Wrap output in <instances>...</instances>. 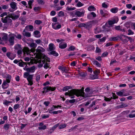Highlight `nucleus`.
Masks as SVG:
<instances>
[{"mask_svg":"<svg viewBox=\"0 0 135 135\" xmlns=\"http://www.w3.org/2000/svg\"><path fill=\"white\" fill-rule=\"evenodd\" d=\"M85 91L86 92L85 94L84 91L81 90H76L75 89H72L70 90H69L68 92L65 93V95H68L71 97V98H75L74 95L77 97L82 96L85 98H86L91 96V89L89 88H86Z\"/></svg>","mask_w":135,"mask_h":135,"instance_id":"1","label":"nucleus"},{"mask_svg":"<svg viewBox=\"0 0 135 135\" xmlns=\"http://www.w3.org/2000/svg\"><path fill=\"white\" fill-rule=\"evenodd\" d=\"M28 46L31 47L32 48V49H31L30 50L27 47H25L23 49L22 51L24 53H26L27 54L30 53L31 51L32 52H34L35 51V48L37 46V45L34 43L32 42L31 44H28Z\"/></svg>","mask_w":135,"mask_h":135,"instance_id":"2","label":"nucleus"},{"mask_svg":"<svg viewBox=\"0 0 135 135\" xmlns=\"http://www.w3.org/2000/svg\"><path fill=\"white\" fill-rule=\"evenodd\" d=\"M12 13L9 14L8 15H7V16L4 18H1V21L4 23H11L12 21L11 19L9 18H12Z\"/></svg>","mask_w":135,"mask_h":135,"instance_id":"3","label":"nucleus"},{"mask_svg":"<svg viewBox=\"0 0 135 135\" xmlns=\"http://www.w3.org/2000/svg\"><path fill=\"white\" fill-rule=\"evenodd\" d=\"M55 89L56 88L55 87H52L49 86L45 87L43 88V89L45 90L46 93L50 90L52 91H54L55 90Z\"/></svg>","mask_w":135,"mask_h":135,"instance_id":"4","label":"nucleus"},{"mask_svg":"<svg viewBox=\"0 0 135 135\" xmlns=\"http://www.w3.org/2000/svg\"><path fill=\"white\" fill-rule=\"evenodd\" d=\"M81 11H76L75 13V15H76L78 17L82 16L84 15V14L85 12V11L84 10H80Z\"/></svg>","mask_w":135,"mask_h":135,"instance_id":"5","label":"nucleus"},{"mask_svg":"<svg viewBox=\"0 0 135 135\" xmlns=\"http://www.w3.org/2000/svg\"><path fill=\"white\" fill-rule=\"evenodd\" d=\"M14 35L12 34H10L9 35V41L10 44L11 45H13L14 44V40L15 39L14 37L13 36Z\"/></svg>","mask_w":135,"mask_h":135,"instance_id":"6","label":"nucleus"},{"mask_svg":"<svg viewBox=\"0 0 135 135\" xmlns=\"http://www.w3.org/2000/svg\"><path fill=\"white\" fill-rule=\"evenodd\" d=\"M33 76V75H29V73L27 72H25L24 74V78H26L28 76L27 78L28 81L31 80L32 79Z\"/></svg>","mask_w":135,"mask_h":135,"instance_id":"7","label":"nucleus"},{"mask_svg":"<svg viewBox=\"0 0 135 135\" xmlns=\"http://www.w3.org/2000/svg\"><path fill=\"white\" fill-rule=\"evenodd\" d=\"M35 66H33L30 68H26V70L27 72L28 73L30 72L33 73L35 71Z\"/></svg>","mask_w":135,"mask_h":135,"instance_id":"8","label":"nucleus"},{"mask_svg":"<svg viewBox=\"0 0 135 135\" xmlns=\"http://www.w3.org/2000/svg\"><path fill=\"white\" fill-rule=\"evenodd\" d=\"M118 21V18H117L116 19H114L113 21L110 20L108 22V23L109 26L110 27V26L114 24L115 23H116Z\"/></svg>","mask_w":135,"mask_h":135,"instance_id":"9","label":"nucleus"},{"mask_svg":"<svg viewBox=\"0 0 135 135\" xmlns=\"http://www.w3.org/2000/svg\"><path fill=\"white\" fill-rule=\"evenodd\" d=\"M45 59L44 60H41V59H38L37 61V62L39 64L38 65V67H41L43 66V65L45 63Z\"/></svg>","mask_w":135,"mask_h":135,"instance_id":"10","label":"nucleus"},{"mask_svg":"<svg viewBox=\"0 0 135 135\" xmlns=\"http://www.w3.org/2000/svg\"><path fill=\"white\" fill-rule=\"evenodd\" d=\"M22 34L23 36H26L27 37H30L31 36L30 33L26 32L25 29L23 30L22 33Z\"/></svg>","mask_w":135,"mask_h":135,"instance_id":"11","label":"nucleus"},{"mask_svg":"<svg viewBox=\"0 0 135 135\" xmlns=\"http://www.w3.org/2000/svg\"><path fill=\"white\" fill-rule=\"evenodd\" d=\"M67 46V44L65 43L61 42L60 43L59 45V47L62 49L66 48V47Z\"/></svg>","mask_w":135,"mask_h":135,"instance_id":"12","label":"nucleus"},{"mask_svg":"<svg viewBox=\"0 0 135 135\" xmlns=\"http://www.w3.org/2000/svg\"><path fill=\"white\" fill-rule=\"evenodd\" d=\"M45 50L43 47L38 46L36 50V51L38 53H40L41 52H43L45 51Z\"/></svg>","mask_w":135,"mask_h":135,"instance_id":"13","label":"nucleus"},{"mask_svg":"<svg viewBox=\"0 0 135 135\" xmlns=\"http://www.w3.org/2000/svg\"><path fill=\"white\" fill-rule=\"evenodd\" d=\"M1 34L2 36V39L4 41H7L8 40V34L4 33H3Z\"/></svg>","mask_w":135,"mask_h":135,"instance_id":"14","label":"nucleus"},{"mask_svg":"<svg viewBox=\"0 0 135 135\" xmlns=\"http://www.w3.org/2000/svg\"><path fill=\"white\" fill-rule=\"evenodd\" d=\"M56 23H52V28L55 30H56L57 29H59L61 27V25L60 24L58 25H57L56 27H55V25H56Z\"/></svg>","mask_w":135,"mask_h":135,"instance_id":"15","label":"nucleus"},{"mask_svg":"<svg viewBox=\"0 0 135 135\" xmlns=\"http://www.w3.org/2000/svg\"><path fill=\"white\" fill-rule=\"evenodd\" d=\"M10 6L13 9H15L16 7L17 4L15 2H12L10 4Z\"/></svg>","mask_w":135,"mask_h":135,"instance_id":"16","label":"nucleus"},{"mask_svg":"<svg viewBox=\"0 0 135 135\" xmlns=\"http://www.w3.org/2000/svg\"><path fill=\"white\" fill-rule=\"evenodd\" d=\"M135 112V110H133L131 112V113L129 114L127 116V118L129 117L130 118H133L135 117V114H132V113Z\"/></svg>","mask_w":135,"mask_h":135,"instance_id":"17","label":"nucleus"},{"mask_svg":"<svg viewBox=\"0 0 135 135\" xmlns=\"http://www.w3.org/2000/svg\"><path fill=\"white\" fill-rule=\"evenodd\" d=\"M27 63L23 61L22 60H20V62L18 63V65L20 66L23 67L25 65H26Z\"/></svg>","mask_w":135,"mask_h":135,"instance_id":"18","label":"nucleus"},{"mask_svg":"<svg viewBox=\"0 0 135 135\" xmlns=\"http://www.w3.org/2000/svg\"><path fill=\"white\" fill-rule=\"evenodd\" d=\"M119 38H120L121 39V37H120V36H118L117 37H113L111 38L110 40L111 41H116L118 40Z\"/></svg>","mask_w":135,"mask_h":135,"instance_id":"19","label":"nucleus"},{"mask_svg":"<svg viewBox=\"0 0 135 135\" xmlns=\"http://www.w3.org/2000/svg\"><path fill=\"white\" fill-rule=\"evenodd\" d=\"M124 92V90H122L119 91L116 93V94L119 96H126L124 95H123V93Z\"/></svg>","mask_w":135,"mask_h":135,"instance_id":"20","label":"nucleus"},{"mask_svg":"<svg viewBox=\"0 0 135 135\" xmlns=\"http://www.w3.org/2000/svg\"><path fill=\"white\" fill-rule=\"evenodd\" d=\"M118 9L117 7H114L111 9L110 11L112 13H115L117 12Z\"/></svg>","mask_w":135,"mask_h":135,"instance_id":"21","label":"nucleus"},{"mask_svg":"<svg viewBox=\"0 0 135 135\" xmlns=\"http://www.w3.org/2000/svg\"><path fill=\"white\" fill-rule=\"evenodd\" d=\"M92 63L94 65H96L97 66L100 67V66L101 65L97 61L94 60L92 61Z\"/></svg>","mask_w":135,"mask_h":135,"instance_id":"22","label":"nucleus"},{"mask_svg":"<svg viewBox=\"0 0 135 135\" xmlns=\"http://www.w3.org/2000/svg\"><path fill=\"white\" fill-rule=\"evenodd\" d=\"M100 13L101 16L103 17H106L108 15V14L107 13H104L102 9L100 10Z\"/></svg>","mask_w":135,"mask_h":135,"instance_id":"23","label":"nucleus"},{"mask_svg":"<svg viewBox=\"0 0 135 135\" xmlns=\"http://www.w3.org/2000/svg\"><path fill=\"white\" fill-rule=\"evenodd\" d=\"M26 29L29 28L30 30V31H33V26L31 25H29L25 27Z\"/></svg>","mask_w":135,"mask_h":135,"instance_id":"24","label":"nucleus"},{"mask_svg":"<svg viewBox=\"0 0 135 135\" xmlns=\"http://www.w3.org/2000/svg\"><path fill=\"white\" fill-rule=\"evenodd\" d=\"M79 27H84L86 28L89 26V25L88 24L85 23H81L79 24Z\"/></svg>","mask_w":135,"mask_h":135,"instance_id":"25","label":"nucleus"},{"mask_svg":"<svg viewBox=\"0 0 135 135\" xmlns=\"http://www.w3.org/2000/svg\"><path fill=\"white\" fill-rule=\"evenodd\" d=\"M6 55L11 60H13L15 57V56H14L13 57H11L10 56L11 55L10 52H7Z\"/></svg>","mask_w":135,"mask_h":135,"instance_id":"26","label":"nucleus"},{"mask_svg":"<svg viewBox=\"0 0 135 135\" xmlns=\"http://www.w3.org/2000/svg\"><path fill=\"white\" fill-rule=\"evenodd\" d=\"M59 124H57L56 125H55L54 126H53L52 127V128L50 129V131L52 130V131L50 132V133H51L52 132H53L54 131V130L56 128H57L59 126Z\"/></svg>","mask_w":135,"mask_h":135,"instance_id":"27","label":"nucleus"},{"mask_svg":"<svg viewBox=\"0 0 135 135\" xmlns=\"http://www.w3.org/2000/svg\"><path fill=\"white\" fill-rule=\"evenodd\" d=\"M66 124L65 123L61 124L59 126V128L60 129L64 128L66 127Z\"/></svg>","mask_w":135,"mask_h":135,"instance_id":"28","label":"nucleus"},{"mask_svg":"<svg viewBox=\"0 0 135 135\" xmlns=\"http://www.w3.org/2000/svg\"><path fill=\"white\" fill-rule=\"evenodd\" d=\"M94 47L93 46L90 45L87 47V50L88 51H91L94 49Z\"/></svg>","mask_w":135,"mask_h":135,"instance_id":"29","label":"nucleus"},{"mask_svg":"<svg viewBox=\"0 0 135 135\" xmlns=\"http://www.w3.org/2000/svg\"><path fill=\"white\" fill-rule=\"evenodd\" d=\"M8 83L7 80L4 81L2 84V87L3 89H6L7 88V87H5V86Z\"/></svg>","mask_w":135,"mask_h":135,"instance_id":"30","label":"nucleus"},{"mask_svg":"<svg viewBox=\"0 0 135 135\" xmlns=\"http://www.w3.org/2000/svg\"><path fill=\"white\" fill-rule=\"evenodd\" d=\"M88 9L89 11H91L95 10V8L92 6H90L88 8Z\"/></svg>","mask_w":135,"mask_h":135,"instance_id":"31","label":"nucleus"},{"mask_svg":"<svg viewBox=\"0 0 135 135\" xmlns=\"http://www.w3.org/2000/svg\"><path fill=\"white\" fill-rule=\"evenodd\" d=\"M12 19L13 20H15L17 19L19 17L18 15H16L14 13H12Z\"/></svg>","mask_w":135,"mask_h":135,"instance_id":"32","label":"nucleus"},{"mask_svg":"<svg viewBox=\"0 0 135 135\" xmlns=\"http://www.w3.org/2000/svg\"><path fill=\"white\" fill-rule=\"evenodd\" d=\"M54 45L52 43H51L49 45V49L50 51L54 49Z\"/></svg>","mask_w":135,"mask_h":135,"instance_id":"33","label":"nucleus"},{"mask_svg":"<svg viewBox=\"0 0 135 135\" xmlns=\"http://www.w3.org/2000/svg\"><path fill=\"white\" fill-rule=\"evenodd\" d=\"M50 54L51 55H53L54 56H57L58 55V54L56 52L54 51H51L50 52Z\"/></svg>","mask_w":135,"mask_h":135,"instance_id":"34","label":"nucleus"},{"mask_svg":"<svg viewBox=\"0 0 135 135\" xmlns=\"http://www.w3.org/2000/svg\"><path fill=\"white\" fill-rule=\"evenodd\" d=\"M11 76L9 75H7L6 77V80L7 81L8 83H9L10 82V80L11 79Z\"/></svg>","mask_w":135,"mask_h":135,"instance_id":"35","label":"nucleus"},{"mask_svg":"<svg viewBox=\"0 0 135 135\" xmlns=\"http://www.w3.org/2000/svg\"><path fill=\"white\" fill-rule=\"evenodd\" d=\"M9 125L8 124H5L4 126V128L5 130H7L9 128Z\"/></svg>","mask_w":135,"mask_h":135,"instance_id":"36","label":"nucleus"},{"mask_svg":"<svg viewBox=\"0 0 135 135\" xmlns=\"http://www.w3.org/2000/svg\"><path fill=\"white\" fill-rule=\"evenodd\" d=\"M131 24V23L130 22H127L124 24V26L127 28H128L130 27Z\"/></svg>","mask_w":135,"mask_h":135,"instance_id":"37","label":"nucleus"},{"mask_svg":"<svg viewBox=\"0 0 135 135\" xmlns=\"http://www.w3.org/2000/svg\"><path fill=\"white\" fill-rule=\"evenodd\" d=\"M65 67H63L62 66H59L58 69L61 70L62 72V73H64V71Z\"/></svg>","mask_w":135,"mask_h":135,"instance_id":"38","label":"nucleus"},{"mask_svg":"<svg viewBox=\"0 0 135 135\" xmlns=\"http://www.w3.org/2000/svg\"><path fill=\"white\" fill-rule=\"evenodd\" d=\"M12 103V102L8 101L6 100H5L3 102V104L4 105H7L9 103Z\"/></svg>","mask_w":135,"mask_h":135,"instance_id":"39","label":"nucleus"},{"mask_svg":"<svg viewBox=\"0 0 135 135\" xmlns=\"http://www.w3.org/2000/svg\"><path fill=\"white\" fill-rule=\"evenodd\" d=\"M71 87L70 86H66L63 89V91H66L68 90V89H70V88Z\"/></svg>","mask_w":135,"mask_h":135,"instance_id":"40","label":"nucleus"},{"mask_svg":"<svg viewBox=\"0 0 135 135\" xmlns=\"http://www.w3.org/2000/svg\"><path fill=\"white\" fill-rule=\"evenodd\" d=\"M37 2L38 4L43 5L45 3L43 0H37Z\"/></svg>","mask_w":135,"mask_h":135,"instance_id":"41","label":"nucleus"},{"mask_svg":"<svg viewBox=\"0 0 135 135\" xmlns=\"http://www.w3.org/2000/svg\"><path fill=\"white\" fill-rule=\"evenodd\" d=\"M46 128V126L45 125H44L42 126L39 127L38 128L39 130H44Z\"/></svg>","mask_w":135,"mask_h":135,"instance_id":"42","label":"nucleus"},{"mask_svg":"<svg viewBox=\"0 0 135 135\" xmlns=\"http://www.w3.org/2000/svg\"><path fill=\"white\" fill-rule=\"evenodd\" d=\"M100 72V71L98 69L97 70H95L93 71L94 74L96 75H98V74Z\"/></svg>","mask_w":135,"mask_h":135,"instance_id":"43","label":"nucleus"},{"mask_svg":"<svg viewBox=\"0 0 135 135\" xmlns=\"http://www.w3.org/2000/svg\"><path fill=\"white\" fill-rule=\"evenodd\" d=\"M75 9L74 7H67L66 8V9L68 11L74 10Z\"/></svg>","mask_w":135,"mask_h":135,"instance_id":"44","label":"nucleus"},{"mask_svg":"<svg viewBox=\"0 0 135 135\" xmlns=\"http://www.w3.org/2000/svg\"><path fill=\"white\" fill-rule=\"evenodd\" d=\"M62 112V110H58L57 111H55L52 112V113L54 114H56L58 113H60Z\"/></svg>","mask_w":135,"mask_h":135,"instance_id":"45","label":"nucleus"},{"mask_svg":"<svg viewBox=\"0 0 135 135\" xmlns=\"http://www.w3.org/2000/svg\"><path fill=\"white\" fill-rule=\"evenodd\" d=\"M84 5V4L80 2H78L77 4V6L78 7H80Z\"/></svg>","mask_w":135,"mask_h":135,"instance_id":"46","label":"nucleus"},{"mask_svg":"<svg viewBox=\"0 0 135 135\" xmlns=\"http://www.w3.org/2000/svg\"><path fill=\"white\" fill-rule=\"evenodd\" d=\"M75 49V47L74 46H70L69 48L68 49V50L69 51H73Z\"/></svg>","mask_w":135,"mask_h":135,"instance_id":"47","label":"nucleus"},{"mask_svg":"<svg viewBox=\"0 0 135 135\" xmlns=\"http://www.w3.org/2000/svg\"><path fill=\"white\" fill-rule=\"evenodd\" d=\"M108 54V53L107 52H105L103 53L102 55V57H105Z\"/></svg>","mask_w":135,"mask_h":135,"instance_id":"48","label":"nucleus"},{"mask_svg":"<svg viewBox=\"0 0 135 135\" xmlns=\"http://www.w3.org/2000/svg\"><path fill=\"white\" fill-rule=\"evenodd\" d=\"M35 22L36 24L40 25L42 23V22L40 20H36L35 21Z\"/></svg>","mask_w":135,"mask_h":135,"instance_id":"49","label":"nucleus"},{"mask_svg":"<svg viewBox=\"0 0 135 135\" xmlns=\"http://www.w3.org/2000/svg\"><path fill=\"white\" fill-rule=\"evenodd\" d=\"M101 52V50L98 47H97L96 49V52L98 53Z\"/></svg>","mask_w":135,"mask_h":135,"instance_id":"50","label":"nucleus"},{"mask_svg":"<svg viewBox=\"0 0 135 135\" xmlns=\"http://www.w3.org/2000/svg\"><path fill=\"white\" fill-rule=\"evenodd\" d=\"M62 16H64V13L62 11H60L59 12L58 16L59 17H60Z\"/></svg>","mask_w":135,"mask_h":135,"instance_id":"51","label":"nucleus"},{"mask_svg":"<svg viewBox=\"0 0 135 135\" xmlns=\"http://www.w3.org/2000/svg\"><path fill=\"white\" fill-rule=\"evenodd\" d=\"M7 12H4L3 13L1 14L0 16L1 17H3L4 16H7Z\"/></svg>","mask_w":135,"mask_h":135,"instance_id":"52","label":"nucleus"},{"mask_svg":"<svg viewBox=\"0 0 135 135\" xmlns=\"http://www.w3.org/2000/svg\"><path fill=\"white\" fill-rule=\"evenodd\" d=\"M2 8L3 9H7L8 8V5H3L2 6Z\"/></svg>","mask_w":135,"mask_h":135,"instance_id":"53","label":"nucleus"},{"mask_svg":"<svg viewBox=\"0 0 135 135\" xmlns=\"http://www.w3.org/2000/svg\"><path fill=\"white\" fill-rule=\"evenodd\" d=\"M128 35H133L134 34V32L131 30H128Z\"/></svg>","mask_w":135,"mask_h":135,"instance_id":"54","label":"nucleus"},{"mask_svg":"<svg viewBox=\"0 0 135 135\" xmlns=\"http://www.w3.org/2000/svg\"><path fill=\"white\" fill-rule=\"evenodd\" d=\"M115 28L116 30H121L120 26H115Z\"/></svg>","mask_w":135,"mask_h":135,"instance_id":"55","label":"nucleus"},{"mask_svg":"<svg viewBox=\"0 0 135 135\" xmlns=\"http://www.w3.org/2000/svg\"><path fill=\"white\" fill-rule=\"evenodd\" d=\"M33 33L34 34L36 35V36H36L38 35V34L40 33V32L36 30L34 31L33 32Z\"/></svg>","mask_w":135,"mask_h":135,"instance_id":"56","label":"nucleus"},{"mask_svg":"<svg viewBox=\"0 0 135 135\" xmlns=\"http://www.w3.org/2000/svg\"><path fill=\"white\" fill-rule=\"evenodd\" d=\"M95 39L94 38H92L89 39L88 40V42H91L92 41H94Z\"/></svg>","mask_w":135,"mask_h":135,"instance_id":"57","label":"nucleus"},{"mask_svg":"<svg viewBox=\"0 0 135 135\" xmlns=\"http://www.w3.org/2000/svg\"><path fill=\"white\" fill-rule=\"evenodd\" d=\"M22 36L20 34L17 33V37H16L17 38L19 39H21V38Z\"/></svg>","mask_w":135,"mask_h":135,"instance_id":"58","label":"nucleus"},{"mask_svg":"<svg viewBox=\"0 0 135 135\" xmlns=\"http://www.w3.org/2000/svg\"><path fill=\"white\" fill-rule=\"evenodd\" d=\"M49 64L47 63H46L45 64L44 66V68L46 69H47V68L49 67Z\"/></svg>","mask_w":135,"mask_h":135,"instance_id":"59","label":"nucleus"},{"mask_svg":"<svg viewBox=\"0 0 135 135\" xmlns=\"http://www.w3.org/2000/svg\"><path fill=\"white\" fill-rule=\"evenodd\" d=\"M40 8L39 7H35L33 9L35 11H37L39 10Z\"/></svg>","mask_w":135,"mask_h":135,"instance_id":"60","label":"nucleus"},{"mask_svg":"<svg viewBox=\"0 0 135 135\" xmlns=\"http://www.w3.org/2000/svg\"><path fill=\"white\" fill-rule=\"evenodd\" d=\"M56 12L55 11H52L51 12L50 15L51 16H53L55 15L56 14Z\"/></svg>","mask_w":135,"mask_h":135,"instance_id":"61","label":"nucleus"},{"mask_svg":"<svg viewBox=\"0 0 135 135\" xmlns=\"http://www.w3.org/2000/svg\"><path fill=\"white\" fill-rule=\"evenodd\" d=\"M112 99V97H111L110 99H109L108 98L105 97L104 100L106 101H110Z\"/></svg>","mask_w":135,"mask_h":135,"instance_id":"62","label":"nucleus"},{"mask_svg":"<svg viewBox=\"0 0 135 135\" xmlns=\"http://www.w3.org/2000/svg\"><path fill=\"white\" fill-rule=\"evenodd\" d=\"M50 102L48 101L44 102V104L46 106H48L49 104H50Z\"/></svg>","mask_w":135,"mask_h":135,"instance_id":"63","label":"nucleus"},{"mask_svg":"<svg viewBox=\"0 0 135 135\" xmlns=\"http://www.w3.org/2000/svg\"><path fill=\"white\" fill-rule=\"evenodd\" d=\"M106 39L105 37H104L100 39V42H104Z\"/></svg>","mask_w":135,"mask_h":135,"instance_id":"64","label":"nucleus"}]
</instances>
